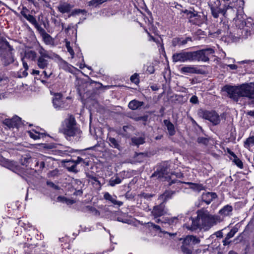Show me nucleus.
I'll use <instances>...</instances> for the list:
<instances>
[{"mask_svg":"<svg viewBox=\"0 0 254 254\" xmlns=\"http://www.w3.org/2000/svg\"><path fill=\"white\" fill-rule=\"evenodd\" d=\"M236 26L240 29L242 38H246L248 36L254 33V24L252 21L248 20L244 22L243 20L239 19L238 17L234 18Z\"/></svg>","mask_w":254,"mask_h":254,"instance_id":"4","label":"nucleus"},{"mask_svg":"<svg viewBox=\"0 0 254 254\" xmlns=\"http://www.w3.org/2000/svg\"><path fill=\"white\" fill-rule=\"evenodd\" d=\"M44 70L43 71V73L44 75V77L46 78V79H48L49 77H50V76L52 74V72L51 71L47 72L46 71V69H44Z\"/></svg>","mask_w":254,"mask_h":254,"instance_id":"56","label":"nucleus"},{"mask_svg":"<svg viewBox=\"0 0 254 254\" xmlns=\"http://www.w3.org/2000/svg\"><path fill=\"white\" fill-rule=\"evenodd\" d=\"M4 45L9 48L10 52L6 54V56L2 58V61L4 65H7L14 62L13 56L11 52L13 48L7 41H4Z\"/></svg>","mask_w":254,"mask_h":254,"instance_id":"13","label":"nucleus"},{"mask_svg":"<svg viewBox=\"0 0 254 254\" xmlns=\"http://www.w3.org/2000/svg\"><path fill=\"white\" fill-rule=\"evenodd\" d=\"M25 161H26V163L28 164L26 166H29L30 163H34L35 167H39V170H42L44 168L49 167L50 166L51 162H53V160L51 157H48L41 155L36 158H25ZM30 167H31V165H30Z\"/></svg>","mask_w":254,"mask_h":254,"instance_id":"7","label":"nucleus"},{"mask_svg":"<svg viewBox=\"0 0 254 254\" xmlns=\"http://www.w3.org/2000/svg\"><path fill=\"white\" fill-rule=\"evenodd\" d=\"M47 184L48 186H50V187L53 188L56 190L59 189V187L55 185V184L52 182L48 181L47 182Z\"/></svg>","mask_w":254,"mask_h":254,"instance_id":"58","label":"nucleus"},{"mask_svg":"<svg viewBox=\"0 0 254 254\" xmlns=\"http://www.w3.org/2000/svg\"><path fill=\"white\" fill-rule=\"evenodd\" d=\"M38 53L40 55L36 60L37 65L40 69H47L50 66V60L51 59V56L49 52L42 47L40 48Z\"/></svg>","mask_w":254,"mask_h":254,"instance_id":"6","label":"nucleus"},{"mask_svg":"<svg viewBox=\"0 0 254 254\" xmlns=\"http://www.w3.org/2000/svg\"><path fill=\"white\" fill-rule=\"evenodd\" d=\"M164 123L166 126L169 135L171 136L174 135L176 133L174 125L167 120H165L164 121Z\"/></svg>","mask_w":254,"mask_h":254,"instance_id":"26","label":"nucleus"},{"mask_svg":"<svg viewBox=\"0 0 254 254\" xmlns=\"http://www.w3.org/2000/svg\"><path fill=\"white\" fill-rule=\"evenodd\" d=\"M173 184H176V186H178L179 185H181L182 183L177 180H175L172 181L171 182L169 183V185L171 186Z\"/></svg>","mask_w":254,"mask_h":254,"instance_id":"60","label":"nucleus"},{"mask_svg":"<svg viewBox=\"0 0 254 254\" xmlns=\"http://www.w3.org/2000/svg\"><path fill=\"white\" fill-rule=\"evenodd\" d=\"M59 131L68 137L76 136L80 138L82 131L77 127L75 118L71 115H68L62 122Z\"/></svg>","mask_w":254,"mask_h":254,"instance_id":"3","label":"nucleus"},{"mask_svg":"<svg viewBox=\"0 0 254 254\" xmlns=\"http://www.w3.org/2000/svg\"><path fill=\"white\" fill-rule=\"evenodd\" d=\"M214 53V50L211 48L192 52V61L207 62Z\"/></svg>","mask_w":254,"mask_h":254,"instance_id":"8","label":"nucleus"},{"mask_svg":"<svg viewBox=\"0 0 254 254\" xmlns=\"http://www.w3.org/2000/svg\"><path fill=\"white\" fill-rule=\"evenodd\" d=\"M190 101L191 103L196 104L198 103V99L196 96L193 95L190 99Z\"/></svg>","mask_w":254,"mask_h":254,"instance_id":"52","label":"nucleus"},{"mask_svg":"<svg viewBox=\"0 0 254 254\" xmlns=\"http://www.w3.org/2000/svg\"><path fill=\"white\" fill-rule=\"evenodd\" d=\"M206 19V17L204 14H199L197 12L190 23L200 26L205 22Z\"/></svg>","mask_w":254,"mask_h":254,"instance_id":"19","label":"nucleus"},{"mask_svg":"<svg viewBox=\"0 0 254 254\" xmlns=\"http://www.w3.org/2000/svg\"><path fill=\"white\" fill-rule=\"evenodd\" d=\"M197 12V11L194 10V9L193 11L189 10L187 9L182 11V13H184L186 14V17L189 19V21L190 23H191V20L193 19L194 16H195Z\"/></svg>","mask_w":254,"mask_h":254,"instance_id":"29","label":"nucleus"},{"mask_svg":"<svg viewBox=\"0 0 254 254\" xmlns=\"http://www.w3.org/2000/svg\"><path fill=\"white\" fill-rule=\"evenodd\" d=\"M104 2V0H91L89 2L90 6H96Z\"/></svg>","mask_w":254,"mask_h":254,"instance_id":"42","label":"nucleus"},{"mask_svg":"<svg viewBox=\"0 0 254 254\" xmlns=\"http://www.w3.org/2000/svg\"><path fill=\"white\" fill-rule=\"evenodd\" d=\"M0 165L10 170H12L16 166L14 161L6 159L1 155H0Z\"/></svg>","mask_w":254,"mask_h":254,"instance_id":"16","label":"nucleus"},{"mask_svg":"<svg viewBox=\"0 0 254 254\" xmlns=\"http://www.w3.org/2000/svg\"><path fill=\"white\" fill-rule=\"evenodd\" d=\"M123 129L125 132V133H123V135L127 136H129L131 133L134 130L133 127L131 126H125L123 127Z\"/></svg>","mask_w":254,"mask_h":254,"instance_id":"35","label":"nucleus"},{"mask_svg":"<svg viewBox=\"0 0 254 254\" xmlns=\"http://www.w3.org/2000/svg\"><path fill=\"white\" fill-rule=\"evenodd\" d=\"M71 103V98L67 97L64 99L61 93H57L54 94L53 104L55 108H64Z\"/></svg>","mask_w":254,"mask_h":254,"instance_id":"9","label":"nucleus"},{"mask_svg":"<svg viewBox=\"0 0 254 254\" xmlns=\"http://www.w3.org/2000/svg\"><path fill=\"white\" fill-rule=\"evenodd\" d=\"M24 58L29 59L32 61H36L37 59V54L34 51H28L25 52Z\"/></svg>","mask_w":254,"mask_h":254,"instance_id":"32","label":"nucleus"},{"mask_svg":"<svg viewBox=\"0 0 254 254\" xmlns=\"http://www.w3.org/2000/svg\"><path fill=\"white\" fill-rule=\"evenodd\" d=\"M107 139L110 147L117 149L119 151L122 150V147L120 145L119 141L116 138L112 137H108Z\"/></svg>","mask_w":254,"mask_h":254,"instance_id":"21","label":"nucleus"},{"mask_svg":"<svg viewBox=\"0 0 254 254\" xmlns=\"http://www.w3.org/2000/svg\"><path fill=\"white\" fill-rule=\"evenodd\" d=\"M203 118L209 120L215 125L218 124L220 118L217 112H201Z\"/></svg>","mask_w":254,"mask_h":254,"instance_id":"14","label":"nucleus"},{"mask_svg":"<svg viewBox=\"0 0 254 254\" xmlns=\"http://www.w3.org/2000/svg\"><path fill=\"white\" fill-rule=\"evenodd\" d=\"M167 169L166 167H162L159 170L155 171L151 176L152 177H157L158 178L161 179L164 177L165 175L167 174Z\"/></svg>","mask_w":254,"mask_h":254,"instance_id":"27","label":"nucleus"},{"mask_svg":"<svg viewBox=\"0 0 254 254\" xmlns=\"http://www.w3.org/2000/svg\"><path fill=\"white\" fill-rule=\"evenodd\" d=\"M183 217V214H181L178 215L177 217H173L171 218H164V223H168L170 225H172L175 223L179 220H181Z\"/></svg>","mask_w":254,"mask_h":254,"instance_id":"28","label":"nucleus"},{"mask_svg":"<svg viewBox=\"0 0 254 254\" xmlns=\"http://www.w3.org/2000/svg\"><path fill=\"white\" fill-rule=\"evenodd\" d=\"M190 237L191 240L192 245H195L200 243V240L196 236L191 235Z\"/></svg>","mask_w":254,"mask_h":254,"instance_id":"51","label":"nucleus"},{"mask_svg":"<svg viewBox=\"0 0 254 254\" xmlns=\"http://www.w3.org/2000/svg\"><path fill=\"white\" fill-rule=\"evenodd\" d=\"M208 3L212 15L215 18H218L220 13L225 16L227 10L232 8L233 6L230 3L228 5L225 4L224 8H220L221 3L219 0H208Z\"/></svg>","mask_w":254,"mask_h":254,"instance_id":"5","label":"nucleus"},{"mask_svg":"<svg viewBox=\"0 0 254 254\" xmlns=\"http://www.w3.org/2000/svg\"><path fill=\"white\" fill-rule=\"evenodd\" d=\"M217 197V194L215 192H205L202 194L201 198L203 201L207 204H209L211 202Z\"/></svg>","mask_w":254,"mask_h":254,"instance_id":"20","label":"nucleus"},{"mask_svg":"<svg viewBox=\"0 0 254 254\" xmlns=\"http://www.w3.org/2000/svg\"><path fill=\"white\" fill-rule=\"evenodd\" d=\"M144 135L139 137L134 136L131 138V143L136 146H139L145 142Z\"/></svg>","mask_w":254,"mask_h":254,"instance_id":"31","label":"nucleus"},{"mask_svg":"<svg viewBox=\"0 0 254 254\" xmlns=\"http://www.w3.org/2000/svg\"><path fill=\"white\" fill-rule=\"evenodd\" d=\"M166 213L167 210L165 209V205L163 202L158 205L154 206L151 211V214L154 217V218L163 216Z\"/></svg>","mask_w":254,"mask_h":254,"instance_id":"12","label":"nucleus"},{"mask_svg":"<svg viewBox=\"0 0 254 254\" xmlns=\"http://www.w3.org/2000/svg\"><path fill=\"white\" fill-rule=\"evenodd\" d=\"M181 250L184 254H191L192 252L188 246L182 245L181 246Z\"/></svg>","mask_w":254,"mask_h":254,"instance_id":"46","label":"nucleus"},{"mask_svg":"<svg viewBox=\"0 0 254 254\" xmlns=\"http://www.w3.org/2000/svg\"><path fill=\"white\" fill-rule=\"evenodd\" d=\"M42 130L41 128H37L36 129H32L27 131L28 135L34 140H37L41 138H43L45 135L44 132H40Z\"/></svg>","mask_w":254,"mask_h":254,"instance_id":"15","label":"nucleus"},{"mask_svg":"<svg viewBox=\"0 0 254 254\" xmlns=\"http://www.w3.org/2000/svg\"><path fill=\"white\" fill-rule=\"evenodd\" d=\"M197 141L198 143L207 145L208 142V139L204 137H199L197 139Z\"/></svg>","mask_w":254,"mask_h":254,"instance_id":"45","label":"nucleus"},{"mask_svg":"<svg viewBox=\"0 0 254 254\" xmlns=\"http://www.w3.org/2000/svg\"><path fill=\"white\" fill-rule=\"evenodd\" d=\"M149 227H152L153 228L157 230H159L160 232H161V228L159 226L154 224V223L152 222H149L147 223Z\"/></svg>","mask_w":254,"mask_h":254,"instance_id":"53","label":"nucleus"},{"mask_svg":"<svg viewBox=\"0 0 254 254\" xmlns=\"http://www.w3.org/2000/svg\"><path fill=\"white\" fill-rule=\"evenodd\" d=\"M59 66L60 68H62L65 71H67L71 73L73 72L72 70L73 66L62 59H60L59 60Z\"/></svg>","mask_w":254,"mask_h":254,"instance_id":"22","label":"nucleus"},{"mask_svg":"<svg viewBox=\"0 0 254 254\" xmlns=\"http://www.w3.org/2000/svg\"><path fill=\"white\" fill-rule=\"evenodd\" d=\"M188 184L190 185V189L198 192L204 189V187L200 184H195L192 183H188Z\"/></svg>","mask_w":254,"mask_h":254,"instance_id":"34","label":"nucleus"},{"mask_svg":"<svg viewBox=\"0 0 254 254\" xmlns=\"http://www.w3.org/2000/svg\"><path fill=\"white\" fill-rule=\"evenodd\" d=\"M130 79L132 82L137 84L139 82V75L137 73H134L131 76Z\"/></svg>","mask_w":254,"mask_h":254,"instance_id":"44","label":"nucleus"},{"mask_svg":"<svg viewBox=\"0 0 254 254\" xmlns=\"http://www.w3.org/2000/svg\"><path fill=\"white\" fill-rule=\"evenodd\" d=\"M155 69L152 65H150L147 68V71L150 74H152L154 72Z\"/></svg>","mask_w":254,"mask_h":254,"instance_id":"57","label":"nucleus"},{"mask_svg":"<svg viewBox=\"0 0 254 254\" xmlns=\"http://www.w3.org/2000/svg\"><path fill=\"white\" fill-rule=\"evenodd\" d=\"M228 26L225 25L224 27V30L222 29H218L216 32L214 33L213 36H218L220 35L221 38L224 37H226L228 36Z\"/></svg>","mask_w":254,"mask_h":254,"instance_id":"30","label":"nucleus"},{"mask_svg":"<svg viewBox=\"0 0 254 254\" xmlns=\"http://www.w3.org/2000/svg\"><path fill=\"white\" fill-rule=\"evenodd\" d=\"M231 69H236L238 67L237 65L234 64H230L227 65Z\"/></svg>","mask_w":254,"mask_h":254,"instance_id":"63","label":"nucleus"},{"mask_svg":"<svg viewBox=\"0 0 254 254\" xmlns=\"http://www.w3.org/2000/svg\"><path fill=\"white\" fill-rule=\"evenodd\" d=\"M129 108L132 110L141 109L142 108L145 109L144 103L143 102L139 101L137 100H133L129 102L128 105Z\"/></svg>","mask_w":254,"mask_h":254,"instance_id":"18","label":"nucleus"},{"mask_svg":"<svg viewBox=\"0 0 254 254\" xmlns=\"http://www.w3.org/2000/svg\"><path fill=\"white\" fill-rule=\"evenodd\" d=\"M146 33H147V34L148 35L149 38V41H153L154 42H156V40H155V38L151 36L150 33L147 31V30H146Z\"/></svg>","mask_w":254,"mask_h":254,"instance_id":"64","label":"nucleus"},{"mask_svg":"<svg viewBox=\"0 0 254 254\" xmlns=\"http://www.w3.org/2000/svg\"><path fill=\"white\" fill-rule=\"evenodd\" d=\"M134 119L135 120V121H140V120H142L143 121H146L147 119V117L146 116H140V117H135L134 118Z\"/></svg>","mask_w":254,"mask_h":254,"instance_id":"59","label":"nucleus"},{"mask_svg":"<svg viewBox=\"0 0 254 254\" xmlns=\"http://www.w3.org/2000/svg\"><path fill=\"white\" fill-rule=\"evenodd\" d=\"M196 213V218L190 217L189 221L184 225V227L189 230L193 231L202 229L207 230L217 222L221 221L220 216L211 215L207 210L200 209L197 210Z\"/></svg>","mask_w":254,"mask_h":254,"instance_id":"1","label":"nucleus"},{"mask_svg":"<svg viewBox=\"0 0 254 254\" xmlns=\"http://www.w3.org/2000/svg\"><path fill=\"white\" fill-rule=\"evenodd\" d=\"M177 41L178 44L179 45H184L186 44L189 41H192V38L190 37H187L185 39L177 38L176 39Z\"/></svg>","mask_w":254,"mask_h":254,"instance_id":"37","label":"nucleus"},{"mask_svg":"<svg viewBox=\"0 0 254 254\" xmlns=\"http://www.w3.org/2000/svg\"><path fill=\"white\" fill-rule=\"evenodd\" d=\"M183 245L188 246L192 245L191 240L190 236H187L184 240Z\"/></svg>","mask_w":254,"mask_h":254,"instance_id":"47","label":"nucleus"},{"mask_svg":"<svg viewBox=\"0 0 254 254\" xmlns=\"http://www.w3.org/2000/svg\"><path fill=\"white\" fill-rule=\"evenodd\" d=\"M222 91L236 102L243 97L247 98L251 104H254V83L242 84L240 86L226 85L222 88Z\"/></svg>","mask_w":254,"mask_h":254,"instance_id":"2","label":"nucleus"},{"mask_svg":"<svg viewBox=\"0 0 254 254\" xmlns=\"http://www.w3.org/2000/svg\"><path fill=\"white\" fill-rule=\"evenodd\" d=\"M236 231L235 230H231L227 235L226 239H229L235 235Z\"/></svg>","mask_w":254,"mask_h":254,"instance_id":"54","label":"nucleus"},{"mask_svg":"<svg viewBox=\"0 0 254 254\" xmlns=\"http://www.w3.org/2000/svg\"><path fill=\"white\" fill-rule=\"evenodd\" d=\"M104 198L106 200L110 201L111 203L114 205H117L119 206L123 205V203L122 201L117 200L114 198L109 192H106L104 193Z\"/></svg>","mask_w":254,"mask_h":254,"instance_id":"25","label":"nucleus"},{"mask_svg":"<svg viewBox=\"0 0 254 254\" xmlns=\"http://www.w3.org/2000/svg\"><path fill=\"white\" fill-rule=\"evenodd\" d=\"M29 22L33 25L37 24V21L34 16L31 14H28L26 17H25Z\"/></svg>","mask_w":254,"mask_h":254,"instance_id":"41","label":"nucleus"},{"mask_svg":"<svg viewBox=\"0 0 254 254\" xmlns=\"http://www.w3.org/2000/svg\"><path fill=\"white\" fill-rule=\"evenodd\" d=\"M84 162V161L83 160V159L80 157H78L76 159V160L75 161V164L72 165L70 169V170L72 171H75V167H76V164H79L81 162Z\"/></svg>","mask_w":254,"mask_h":254,"instance_id":"43","label":"nucleus"},{"mask_svg":"<svg viewBox=\"0 0 254 254\" xmlns=\"http://www.w3.org/2000/svg\"><path fill=\"white\" fill-rule=\"evenodd\" d=\"M181 71L184 73H201V70L194 65H187L181 68Z\"/></svg>","mask_w":254,"mask_h":254,"instance_id":"17","label":"nucleus"},{"mask_svg":"<svg viewBox=\"0 0 254 254\" xmlns=\"http://www.w3.org/2000/svg\"><path fill=\"white\" fill-rule=\"evenodd\" d=\"M213 235H215L216 237L217 238H222L223 237V234L221 232V231H219L216 232H215Z\"/></svg>","mask_w":254,"mask_h":254,"instance_id":"61","label":"nucleus"},{"mask_svg":"<svg viewBox=\"0 0 254 254\" xmlns=\"http://www.w3.org/2000/svg\"><path fill=\"white\" fill-rule=\"evenodd\" d=\"M88 177L93 181V183H97L99 186H101V183L98 178L93 175H89Z\"/></svg>","mask_w":254,"mask_h":254,"instance_id":"50","label":"nucleus"},{"mask_svg":"<svg viewBox=\"0 0 254 254\" xmlns=\"http://www.w3.org/2000/svg\"><path fill=\"white\" fill-rule=\"evenodd\" d=\"M66 49L67 50V51L70 54V55L71 56V58H73V57H74V52L73 49H72V48L69 46V42H66Z\"/></svg>","mask_w":254,"mask_h":254,"instance_id":"49","label":"nucleus"},{"mask_svg":"<svg viewBox=\"0 0 254 254\" xmlns=\"http://www.w3.org/2000/svg\"><path fill=\"white\" fill-rule=\"evenodd\" d=\"M232 209L231 205H227L219 210V213L223 216H227L232 212Z\"/></svg>","mask_w":254,"mask_h":254,"instance_id":"33","label":"nucleus"},{"mask_svg":"<svg viewBox=\"0 0 254 254\" xmlns=\"http://www.w3.org/2000/svg\"><path fill=\"white\" fill-rule=\"evenodd\" d=\"M174 62H186L192 61V52H184L177 53L172 56Z\"/></svg>","mask_w":254,"mask_h":254,"instance_id":"10","label":"nucleus"},{"mask_svg":"<svg viewBox=\"0 0 254 254\" xmlns=\"http://www.w3.org/2000/svg\"><path fill=\"white\" fill-rule=\"evenodd\" d=\"M3 124L9 129L11 128H18L20 125H25L24 122L21 121V119L17 116H14L11 119H6L3 121Z\"/></svg>","mask_w":254,"mask_h":254,"instance_id":"11","label":"nucleus"},{"mask_svg":"<svg viewBox=\"0 0 254 254\" xmlns=\"http://www.w3.org/2000/svg\"><path fill=\"white\" fill-rule=\"evenodd\" d=\"M177 191H178V190H177ZM176 192V190H167L161 195L160 197L163 200V202H165L168 199L172 198Z\"/></svg>","mask_w":254,"mask_h":254,"instance_id":"23","label":"nucleus"},{"mask_svg":"<svg viewBox=\"0 0 254 254\" xmlns=\"http://www.w3.org/2000/svg\"><path fill=\"white\" fill-rule=\"evenodd\" d=\"M87 208H88V210L92 211V212H95L96 213H99V211L94 207H90V206H87Z\"/></svg>","mask_w":254,"mask_h":254,"instance_id":"62","label":"nucleus"},{"mask_svg":"<svg viewBox=\"0 0 254 254\" xmlns=\"http://www.w3.org/2000/svg\"><path fill=\"white\" fill-rule=\"evenodd\" d=\"M28 12V9L26 7H23L22 10L20 12L21 15L25 18L28 15L27 13Z\"/></svg>","mask_w":254,"mask_h":254,"instance_id":"55","label":"nucleus"},{"mask_svg":"<svg viewBox=\"0 0 254 254\" xmlns=\"http://www.w3.org/2000/svg\"><path fill=\"white\" fill-rule=\"evenodd\" d=\"M122 182V179L119 177L115 179L112 178L110 180L109 185L111 187H114L116 185L120 184Z\"/></svg>","mask_w":254,"mask_h":254,"instance_id":"38","label":"nucleus"},{"mask_svg":"<svg viewBox=\"0 0 254 254\" xmlns=\"http://www.w3.org/2000/svg\"><path fill=\"white\" fill-rule=\"evenodd\" d=\"M234 157V161L236 165L239 167L240 168H243V164L242 161L237 158V157L235 155V154L232 152V154H231Z\"/></svg>","mask_w":254,"mask_h":254,"instance_id":"39","label":"nucleus"},{"mask_svg":"<svg viewBox=\"0 0 254 254\" xmlns=\"http://www.w3.org/2000/svg\"><path fill=\"white\" fill-rule=\"evenodd\" d=\"M25 58L24 57L22 58H21V60H22V64H23V67L25 69V71H24L23 72V74L25 75H27L28 74L27 72H26V70H27L28 69V65L26 63V62L24 60Z\"/></svg>","mask_w":254,"mask_h":254,"instance_id":"48","label":"nucleus"},{"mask_svg":"<svg viewBox=\"0 0 254 254\" xmlns=\"http://www.w3.org/2000/svg\"><path fill=\"white\" fill-rule=\"evenodd\" d=\"M254 145V136L249 137L244 142V146L246 148H250L251 146Z\"/></svg>","mask_w":254,"mask_h":254,"instance_id":"36","label":"nucleus"},{"mask_svg":"<svg viewBox=\"0 0 254 254\" xmlns=\"http://www.w3.org/2000/svg\"><path fill=\"white\" fill-rule=\"evenodd\" d=\"M71 8L70 4L66 2L60 3L58 7V10L62 13L69 12Z\"/></svg>","mask_w":254,"mask_h":254,"instance_id":"24","label":"nucleus"},{"mask_svg":"<svg viewBox=\"0 0 254 254\" xmlns=\"http://www.w3.org/2000/svg\"><path fill=\"white\" fill-rule=\"evenodd\" d=\"M147 157V155L143 153H139L136 154V160L138 162H141L143 161L146 157Z\"/></svg>","mask_w":254,"mask_h":254,"instance_id":"40","label":"nucleus"}]
</instances>
